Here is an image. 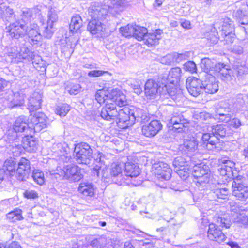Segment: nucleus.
<instances>
[{"instance_id": "obj_1", "label": "nucleus", "mask_w": 248, "mask_h": 248, "mask_svg": "<svg viewBox=\"0 0 248 248\" xmlns=\"http://www.w3.org/2000/svg\"><path fill=\"white\" fill-rule=\"evenodd\" d=\"M216 220V223H212L209 225L207 237L210 240L221 243L226 240V236L219 227L229 228L231 221L229 218L224 217H218Z\"/></svg>"}, {"instance_id": "obj_2", "label": "nucleus", "mask_w": 248, "mask_h": 248, "mask_svg": "<svg viewBox=\"0 0 248 248\" xmlns=\"http://www.w3.org/2000/svg\"><path fill=\"white\" fill-rule=\"evenodd\" d=\"M75 158L78 164L88 165L91 163L93 151L90 146L85 142L75 145L74 149Z\"/></svg>"}, {"instance_id": "obj_3", "label": "nucleus", "mask_w": 248, "mask_h": 248, "mask_svg": "<svg viewBox=\"0 0 248 248\" xmlns=\"http://www.w3.org/2000/svg\"><path fill=\"white\" fill-rule=\"evenodd\" d=\"M111 10L112 8L110 6L94 2L90 5L88 11L91 19L103 21L106 18L108 12H111Z\"/></svg>"}, {"instance_id": "obj_4", "label": "nucleus", "mask_w": 248, "mask_h": 248, "mask_svg": "<svg viewBox=\"0 0 248 248\" xmlns=\"http://www.w3.org/2000/svg\"><path fill=\"white\" fill-rule=\"evenodd\" d=\"M58 20V14L55 9L51 8L47 13L46 23H43L44 25L42 36L50 39L53 36L55 30V24Z\"/></svg>"}, {"instance_id": "obj_5", "label": "nucleus", "mask_w": 248, "mask_h": 248, "mask_svg": "<svg viewBox=\"0 0 248 248\" xmlns=\"http://www.w3.org/2000/svg\"><path fill=\"white\" fill-rule=\"evenodd\" d=\"M244 178L236 177L232 185L233 195L238 199L245 201L248 198V188Z\"/></svg>"}, {"instance_id": "obj_6", "label": "nucleus", "mask_w": 248, "mask_h": 248, "mask_svg": "<svg viewBox=\"0 0 248 248\" xmlns=\"http://www.w3.org/2000/svg\"><path fill=\"white\" fill-rule=\"evenodd\" d=\"M81 169L77 165H68L64 167L61 175L63 179L71 182H78L83 178Z\"/></svg>"}, {"instance_id": "obj_7", "label": "nucleus", "mask_w": 248, "mask_h": 248, "mask_svg": "<svg viewBox=\"0 0 248 248\" xmlns=\"http://www.w3.org/2000/svg\"><path fill=\"white\" fill-rule=\"evenodd\" d=\"M220 162L222 163L218 170L220 175L224 177L225 180L234 179L236 175L237 170H235V163L230 160L222 159Z\"/></svg>"}, {"instance_id": "obj_8", "label": "nucleus", "mask_w": 248, "mask_h": 248, "mask_svg": "<svg viewBox=\"0 0 248 248\" xmlns=\"http://www.w3.org/2000/svg\"><path fill=\"white\" fill-rule=\"evenodd\" d=\"M187 119L184 118L181 112L174 113L167 124L170 128L178 132L182 131L184 128L187 126Z\"/></svg>"}, {"instance_id": "obj_9", "label": "nucleus", "mask_w": 248, "mask_h": 248, "mask_svg": "<svg viewBox=\"0 0 248 248\" xmlns=\"http://www.w3.org/2000/svg\"><path fill=\"white\" fill-rule=\"evenodd\" d=\"M29 123H27L26 117L21 116L18 117L15 121L13 125L14 131L12 132V135H10V132L8 134L7 139L9 140H17V133L23 132L29 129Z\"/></svg>"}, {"instance_id": "obj_10", "label": "nucleus", "mask_w": 248, "mask_h": 248, "mask_svg": "<svg viewBox=\"0 0 248 248\" xmlns=\"http://www.w3.org/2000/svg\"><path fill=\"white\" fill-rule=\"evenodd\" d=\"M154 173L159 179L169 180L171 176L172 170L169 165L163 162L155 163L153 166Z\"/></svg>"}, {"instance_id": "obj_11", "label": "nucleus", "mask_w": 248, "mask_h": 248, "mask_svg": "<svg viewBox=\"0 0 248 248\" xmlns=\"http://www.w3.org/2000/svg\"><path fill=\"white\" fill-rule=\"evenodd\" d=\"M124 167L123 163H113L110 170V179L112 181L118 185L127 184L125 179L122 175V171Z\"/></svg>"}, {"instance_id": "obj_12", "label": "nucleus", "mask_w": 248, "mask_h": 248, "mask_svg": "<svg viewBox=\"0 0 248 248\" xmlns=\"http://www.w3.org/2000/svg\"><path fill=\"white\" fill-rule=\"evenodd\" d=\"M30 171V161L24 157H22L18 162V167L16 170V177L19 181H24L28 178Z\"/></svg>"}, {"instance_id": "obj_13", "label": "nucleus", "mask_w": 248, "mask_h": 248, "mask_svg": "<svg viewBox=\"0 0 248 248\" xmlns=\"http://www.w3.org/2000/svg\"><path fill=\"white\" fill-rule=\"evenodd\" d=\"M186 86L189 93L194 97L199 95L202 90V82L194 77H190L187 78Z\"/></svg>"}, {"instance_id": "obj_14", "label": "nucleus", "mask_w": 248, "mask_h": 248, "mask_svg": "<svg viewBox=\"0 0 248 248\" xmlns=\"http://www.w3.org/2000/svg\"><path fill=\"white\" fill-rule=\"evenodd\" d=\"M26 26L25 24L18 20L11 23L7 28L11 37L15 39L23 37L26 34Z\"/></svg>"}, {"instance_id": "obj_15", "label": "nucleus", "mask_w": 248, "mask_h": 248, "mask_svg": "<svg viewBox=\"0 0 248 248\" xmlns=\"http://www.w3.org/2000/svg\"><path fill=\"white\" fill-rule=\"evenodd\" d=\"M118 114V110L115 104L111 102L109 99L102 108L100 113L101 117L108 121L115 119Z\"/></svg>"}, {"instance_id": "obj_16", "label": "nucleus", "mask_w": 248, "mask_h": 248, "mask_svg": "<svg viewBox=\"0 0 248 248\" xmlns=\"http://www.w3.org/2000/svg\"><path fill=\"white\" fill-rule=\"evenodd\" d=\"M25 31L29 38L30 43L32 45H37L41 40L42 35L39 32L38 26L34 23L26 26Z\"/></svg>"}, {"instance_id": "obj_17", "label": "nucleus", "mask_w": 248, "mask_h": 248, "mask_svg": "<svg viewBox=\"0 0 248 248\" xmlns=\"http://www.w3.org/2000/svg\"><path fill=\"white\" fill-rule=\"evenodd\" d=\"M162 127V125L159 121L153 120L148 124L142 126V133L147 137H153L158 133Z\"/></svg>"}, {"instance_id": "obj_18", "label": "nucleus", "mask_w": 248, "mask_h": 248, "mask_svg": "<svg viewBox=\"0 0 248 248\" xmlns=\"http://www.w3.org/2000/svg\"><path fill=\"white\" fill-rule=\"evenodd\" d=\"M41 6L38 5L32 8H22L21 14V21H20L26 25L31 23V18H33L34 16H40L41 15Z\"/></svg>"}, {"instance_id": "obj_19", "label": "nucleus", "mask_w": 248, "mask_h": 248, "mask_svg": "<svg viewBox=\"0 0 248 248\" xmlns=\"http://www.w3.org/2000/svg\"><path fill=\"white\" fill-rule=\"evenodd\" d=\"M154 80H148L144 85V93L146 97L150 99H154L158 94L161 88Z\"/></svg>"}, {"instance_id": "obj_20", "label": "nucleus", "mask_w": 248, "mask_h": 248, "mask_svg": "<svg viewBox=\"0 0 248 248\" xmlns=\"http://www.w3.org/2000/svg\"><path fill=\"white\" fill-rule=\"evenodd\" d=\"M168 83H164L162 84L164 85L162 87V90L159 91V93L161 97L163 99L169 98L171 97L174 100H177L178 98L182 95L181 91H176V89L173 86H170L168 85Z\"/></svg>"}, {"instance_id": "obj_21", "label": "nucleus", "mask_w": 248, "mask_h": 248, "mask_svg": "<svg viewBox=\"0 0 248 248\" xmlns=\"http://www.w3.org/2000/svg\"><path fill=\"white\" fill-rule=\"evenodd\" d=\"M109 100L115 104V106L119 107L125 106L127 105V102L126 96L122 92L117 89H113L109 93Z\"/></svg>"}, {"instance_id": "obj_22", "label": "nucleus", "mask_w": 248, "mask_h": 248, "mask_svg": "<svg viewBox=\"0 0 248 248\" xmlns=\"http://www.w3.org/2000/svg\"><path fill=\"white\" fill-rule=\"evenodd\" d=\"M25 94L22 90L16 92H9L6 98L10 102L11 107L20 106L24 103Z\"/></svg>"}, {"instance_id": "obj_23", "label": "nucleus", "mask_w": 248, "mask_h": 248, "mask_svg": "<svg viewBox=\"0 0 248 248\" xmlns=\"http://www.w3.org/2000/svg\"><path fill=\"white\" fill-rule=\"evenodd\" d=\"M202 86L205 92L208 94H214L218 90V82L211 74L202 82Z\"/></svg>"}, {"instance_id": "obj_24", "label": "nucleus", "mask_w": 248, "mask_h": 248, "mask_svg": "<svg viewBox=\"0 0 248 248\" xmlns=\"http://www.w3.org/2000/svg\"><path fill=\"white\" fill-rule=\"evenodd\" d=\"M163 31L160 29H157L152 32L146 33L144 37V41L148 46H154L159 43V40L161 39Z\"/></svg>"}, {"instance_id": "obj_25", "label": "nucleus", "mask_w": 248, "mask_h": 248, "mask_svg": "<svg viewBox=\"0 0 248 248\" xmlns=\"http://www.w3.org/2000/svg\"><path fill=\"white\" fill-rule=\"evenodd\" d=\"M202 146L209 151H214L219 144L217 138L210 133H204L202 137Z\"/></svg>"}, {"instance_id": "obj_26", "label": "nucleus", "mask_w": 248, "mask_h": 248, "mask_svg": "<svg viewBox=\"0 0 248 248\" xmlns=\"http://www.w3.org/2000/svg\"><path fill=\"white\" fill-rule=\"evenodd\" d=\"M42 93L34 92L29 99L28 109L30 111H34L41 108Z\"/></svg>"}, {"instance_id": "obj_27", "label": "nucleus", "mask_w": 248, "mask_h": 248, "mask_svg": "<svg viewBox=\"0 0 248 248\" xmlns=\"http://www.w3.org/2000/svg\"><path fill=\"white\" fill-rule=\"evenodd\" d=\"M182 76V71L179 67H175L170 69L166 78L165 83H170L172 85L177 84Z\"/></svg>"}, {"instance_id": "obj_28", "label": "nucleus", "mask_w": 248, "mask_h": 248, "mask_svg": "<svg viewBox=\"0 0 248 248\" xmlns=\"http://www.w3.org/2000/svg\"><path fill=\"white\" fill-rule=\"evenodd\" d=\"M131 112H132V109L127 107H124L118 110L119 114L117 115L116 118L119 120V123L125 124V126L131 125L132 124H128V123L131 122Z\"/></svg>"}, {"instance_id": "obj_29", "label": "nucleus", "mask_w": 248, "mask_h": 248, "mask_svg": "<svg viewBox=\"0 0 248 248\" xmlns=\"http://www.w3.org/2000/svg\"><path fill=\"white\" fill-rule=\"evenodd\" d=\"M229 190L227 187H218L210 192L214 199L220 203L223 202V201L229 199Z\"/></svg>"}, {"instance_id": "obj_30", "label": "nucleus", "mask_w": 248, "mask_h": 248, "mask_svg": "<svg viewBox=\"0 0 248 248\" xmlns=\"http://www.w3.org/2000/svg\"><path fill=\"white\" fill-rule=\"evenodd\" d=\"M198 147V141L192 137L184 140L183 145L180 146L179 149L182 152L187 153L195 151Z\"/></svg>"}, {"instance_id": "obj_31", "label": "nucleus", "mask_w": 248, "mask_h": 248, "mask_svg": "<svg viewBox=\"0 0 248 248\" xmlns=\"http://www.w3.org/2000/svg\"><path fill=\"white\" fill-rule=\"evenodd\" d=\"M102 21L92 19L87 26V30L92 34H97L103 31L104 29Z\"/></svg>"}, {"instance_id": "obj_32", "label": "nucleus", "mask_w": 248, "mask_h": 248, "mask_svg": "<svg viewBox=\"0 0 248 248\" xmlns=\"http://www.w3.org/2000/svg\"><path fill=\"white\" fill-rule=\"evenodd\" d=\"M218 64L215 60L208 58H204L201 60V67L206 73H214L216 70V66Z\"/></svg>"}, {"instance_id": "obj_33", "label": "nucleus", "mask_w": 248, "mask_h": 248, "mask_svg": "<svg viewBox=\"0 0 248 248\" xmlns=\"http://www.w3.org/2000/svg\"><path fill=\"white\" fill-rule=\"evenodd\" d=\"M215 72L220 73V77L222 80H229L231 79L232 70L228 68V66L223 63H218V64L216 66Z\"/></svg>"}, {"instance_id": "obj_34", "label": "nucleus", "mask_w": 248, "mask_h": 248, "mask_svg": "<svg viewBox=\"0 0 248 248\" xmlns=\"http://www.w3.org/2000/svg\"><path fill=\"white\" fill-rule=\"evenodd\" d=\"M124 172L127 177H137L140 174L139 166L131 162H126L124 165Z\"/></svg>"}, {"instance_id": "obj_35", "label": "nucleus", "mask_w": 248, "mask_h": 248, "mask_svg": "<svg viewBox=\"0 0 248 248\" xmlns=\"http://www.w3.org/2000/svg\"><path fill=\"white\" fill-rule=\"evenodd\" d=\"M93 186L89 183H81L78 187V190L83 196L92 197L94 195Z\"/></svg>"}, {"instance_id": "obj_36", "label": "nucleus", "mask_w": 248, "mask_h": 248, "mask_svg": "<svg viewBox=\"0 0 248 248\" xmlns=\"http://www.w3.org/2000/svg\"><path fill=\"white\" fill-rule=\"evenodd\" d=\"M235 107L238 109H245L248 105V97L246 94H237L233 99Z\"/></svg>"}, {"instance_id": "obj_37", "label": "nucleus", "mask_w": 248, "mask_h": 248, "mask_svg": "<svg viewBox=\"0 0 248 248\" xmlns=\"http://www.w3.org/2000/svg\"><path fill=\"white\" fill-rule=\"evenodd\" d=\"M82 26V19L81 16L76 14L71 18L69 25L70 31L73 33H76Z\"/></svg>"}, {"instance_id": "obj_38", "label": "nucleus", "mask_w": 248, "mask_h": 248, "mask_svg": "<svg viewBox=\"0 0 248 248\" xmlns=\"http://www.w3.org/2000/svg\"><path fill=\"white\" fill-rule=\"evenodd\" d=\"M37 141L32 137H26L23 140V147L29 152H35L37 149Z\"/></svg>"}, {"instance_id": "obj_39", "label": "nucleus", "mask_w": 248, "mask_h": 248, "mask_svg": "<svg viewBox=\"0 0 248 248\" xmlns=\"http://www.w3.org/2000/svg\"><path fill=\"white\" fill-rule=\"evenodd\" d=\"M191 172L194 177L198 178L209 172V167L207 165L200 164L194 166Z\"/></svg>"}, {"instance_id": "obj_40", "label": "nucleus", "mask_w": 248, "mask_h": 248, "mask_svg": "<svg viewBox=\"0 0 248 248\" xmlns=\"http://www.w3.org/2000/svg\"><path fill=\"white\" fill-rule=\"evenodd\" d=\"M16 163L15 160L10 159L6 160L4 164L3 168L5 170V174L10 176L16 174Z\"/></svg>"}, {"instance_id": "obj_41", "label": "nucleus", "mask_w": 248, "mask_h": 248, "mask_svg": "<svg viewBox=\"0 0 248 248\" xmlns=\"http://www.w3.org/2000/svg\"><path fill=\"white\" fill-rule=\"evenodd\" d=\"M227 133V127L225 125L217 124L212 127V134L218 140L219 137H224Z\"/></svg>"}, {"instance_id": "obj_42", "label": "nucleus", "mask_w": 248, "mask_h": 248, "mask_svg": "<svg viewBox=\"0 0 248 248\" xmlns=\"http://www.w3.org/2000/svg\"><path fill=\"white\" fill-rule=\"evenodd\" d=\"M107 244V237L104 235L98 236L91 240L90 246L93 248H105Z\"/></svg>"}, {"instance_id": "obj_43", "label": "nucleus", "mask_w": 248, "mask_h": 248, "mask_svg": "<svg viewBox=\"0 0 248 248\" xmlns=\"http://www.w3.org/2000/svg\"><path fill=\"white\" fill-rule=\"evenodd\" d=\"M19 55H18V60L27 59L28 60L33 59L34 55L33 52L31 51L26 46H22L19 48Z\"/></svg>"}, {"instance_id": "obj_44", "label": "nucleus", "mask_w": 248, "mask_h": 248, "mask_svg": "<svg viewBox=\"0 0 248 248\" xmlns=\"http://www.w3.org/2000/svg\"><path fill=\"white\" fill-rule=\"evenodd\" d=\"M30 122L38 123L42 125H47V119L46 115L43 113H35L34 115H31Z\"/></svg>"}, {"instance_id": "obj_45", "label": "nucleus", "mask_w": 248, "mask_h": 248, "mask_svg": "<svg viewBox=\"0 0 248 248\" xmlns=\"http://www.w3.org/2000/svg\"><path fill=\"white\" fill-rule=\"evenodd\" d=\"M205 37L211 44H216L218 41L219 37L216 27H212L210 31L206 32L205 34Z\"/></svg>"}, {"instance_id": "obj_46", "label": "nucleus", "mask_w": 248, "mask_h": 248, "mask_svg": "<svg viewBox=\"0 0 248 248\" xmlns=\"http://www.w3.org/2000/svg\"><path fill=\"white\" fill-rule=\"evenodd\" d=\"M95 97L96 100L100 104L105 102L107 103V101L110 99L108 93L103 89L98 90Z\"/></svg>"}, {"instance_id": "obj_47", "label": "nucleus", "mask_w": 248, "mask_h": 248, "mask_svg": "<svg viewBox=\"0 0 248 248\" xmlns=\"http://www.w3.org/2000/svg\"><path fill=\"white\" fill-rule=\"evenodd\" d=\"M134 31V37L136 39L139 41L144 40V37L147 33V29L144 27H140L137 25H135Z\"/></svg>"}, {"instance_id": "obj_48", "label": "nucleus", "mask_w": 248, "mask_h": 248, "mask_svg": "<svg viewBox=\"0 0 248 248\" xmlns=\"http://www.w3.org/2000/svg\"><path fill=\"white\" fill-rule=\"evenodd\" d=\"M136 25L128 24L127 25L121 27L120 31L122 34L126 37L133 36L134 31H135V27Z\"/></svg>"}, {"instance_id": "obj_49", "label": "nucleus", "mask_w": 248, "mask_h": 248, "mask_svg": "<svg viewBox=\"0 0 248 248\" xmlns=\"http://www.w3.org/2000/svg\"><path fill=\"white\" fill-rule=\"evenodd\" d=\"M9 140L12 141L11 144L10 145V150L13 154L14 155L17 156L19 155L23 151V147L22 145H20L19 143L17 141Z\"/></svg>"}, {"instance_id": "obj_50", "label": "nucleus", "mask_w": 248, "mask_h": 248, "mask_svg": "<svg viewBox=\"0 0 248 248\" xmlns=\"http://www.w3.org/2000/svg\"><path fill=\"white\" fill-rule=\"evenodd\" d=\"M22 210L20 209L16 208L14 211L9 213L7 215V217L9 219H11L12 221H16L17 220H21L23 217L22 216Z\"/></svg>"}, {"instance_id": "obj_51", "label": "nucleus", "mask_w": 248, "mask_h": 248, "mask_svg": "<svg viewBox=\"0 0 248 248\" xmlns=\"http://www.w3.org/2000/svg\"><path fill=\"white\" fill-rule=\"evenodd\" d=\"M172 164L174 166V170H177V169H179L188 166L187 161L182 156H178L175 158Z\"/></svg>"}, {"instance_id": "obj_52", "label": "nucleus", "mask_w": 248, "mask_h": 248, "mask_svg": "<svg viewBox=\"0 0 248 248\" xmlns=\"http://www.w3.org/2000/svg\"><path fill=\"white\" fill-rule=\"evenodd\" d=\"M233 27L234 25L232 22L230 21L229 19H227L222 25V35L223 36V34L232 33Z\"/></svg>"}, {"instance_id": "obj_53", "label": "nucleus", "mask_w": 248, "mask_h": 248, "mask_svg": "<svg viewBox=\"0 0 248 248\" xmlns=\"http://www.w3.org/2000/svg\"><path fill=\"white\" fill-rule=\"evenodd\" d=\"M32 177L34 181L39 185H42L44 183V173L39 170H35L33 171Z\"/></svg>"}, {"instance_id": "obj_54", "label": "nucleus", "mask_w": 248, "mask_h": 248, "mask_svg": "<svg viewBox=\"0 0 248 248\" xmlns=\"http://www.w3.org/2000/svg\"><path fill=\"white\" fill-rule=\"evenodd\" d=\"M173 54L176 63H179L183 61L187 60L191 55V52L190 51H185L181 53L174 52Z\"/></svg>"}, {"instance_id": "obj_55", "label": "nucleus", "mask_w": 248, "mask_h": 248, "mask_svg": "<svg viewBox=\"0 0 248 248\" xmlns=\"http://www.w3.org/2000/svg\"><path fill=\"white\" fill-rule=\"evenodd\" d=\"M70 110V106L67 104H62L58 106L55 110V112L61 117H63Z\"/></svg>"}, {"instance_id": "obj_56", "label": "nucleus", "mask_w": 248, "mask_h": 248, "mask_svg": "<svg viewBox=\"0 0 248 248\" xmlns=\"http://www.w3.org/2000/svg\"><path fill=\"white\" fill-rule=\"evenodd\" d=\"M173 53L168 54L160 58V62L165 65H171L175 62Z\"/></svg>"}, {"instance_id": "obj_57", "label": "nucleus", "mask_w": 248, "mask_h": 248, "mask_svg": "<svg viewBox=\"0 0 248 248\" xmlns=\"http://www.w3.org/2000/svg\"><path fill=\"white\" fill-rule=\"evenodd\" d=\"M144 112V111L140 108L132 109V117H131V122L128 123V124H134L136 120L140 121V118Z\"/></svg>"}, {"instance_id": "obj_58", "label": "nucleus", "mask_w": 248, "mask_h": 248, "mask_svg": "<svg viewBox=\"0 0 248 248\" xmlns=\"http://www.w3.org/2000/svg\"><path fill=\"white\" fill-rule=\"evenodd\" d=\"M19 49L16 46L11 45L7 48V53L11 59H17Z\"/></svg>"}, {"instance_id": "obj_59", "label": "nucleus", "mask_w": 248, "mask_h": 248, "mask_svg": "<svg viewBox=\"0 0 248 248\" xmlns=\"http://www.w3.org/2000/svg\"><path fill=\"white\" fill-rule=\"evenodd\" d=\"M220 112H222L220 111L216 112L214 119L216 120H218L219 121L224 123L229 122L232 117V116L231 114H224L223 113H221Z\"/></svg>"}, {"instance_id": "obj_60", "label": "nucleus", "mask_w": 248, "mask_h": 248, "mask_svg": "<svg viewBox=\"0 0 248 248\" xmlns=\"http://www.w3.org/2000/svg\"><path fill=\"white\" fill-rule=\"evenodd\" d=\"M174 171L183 180H185L188 177L190 172L189 169L187 167H183L179 169H177V170H175Z\"/></svg>"}, {"instance_id": "obj_61", "label": "nucleus", "mask_w": 248, "mask_h": 248, "mask_svg": "<svg viewBox=\"0 0 248 248\" xmlns=\"http://www.w3.org/2000/svg\"><path fill=\"white\" fill-rule=\"evenodd\" d=\"M46 125H42L38 123H29V129L33 131L34 133L39 132L43 129L46 127Z\"/></svg>"}, {"instance_id": "obj_62", "label": "nucleus", "mask_w": 248, "mask_h": 248, "mask_svg": "<svg viewBox=\"0 0 248 248\" xmlns=\"http://www.w3.org/2000/svg\"><path fill=\"white\" fill-rule=\"evenodd\" d=\"M81 88V87L79 84H75L68 86L66 89L70 95H76L80 92Z\"/></svg>"}, {"instance_id": "obj_63", "label": "nucleus", "mask_w": 248, "mask_h": 248, "mask_svg": "<svg viewBox=\"0 0 248 248\" xmlns=\"http://www.w3.org/2000/svg\"><path fill=\"white\" fill-rule=\"evenodd\" d=\"M184 68L186 71L190 73L196 72L197 67L195 63L193 61H188L184 65Z\"/></svg>"}, {"instance_id": "obj_64", "label": "nucleus", "mask_w": 248, "mask_h": 248, "mask_svg": "<svg viewBox=\"0 0 248 248\" xmlns=\"http://www.w3.org/2000/svg\"><path fill=\"white\" fill-rule=\"evenodd\" d=\"M25 197L28 199H34L38 197V193L33 190H27L24 193Z\"/></svg>"}]
</instances>
